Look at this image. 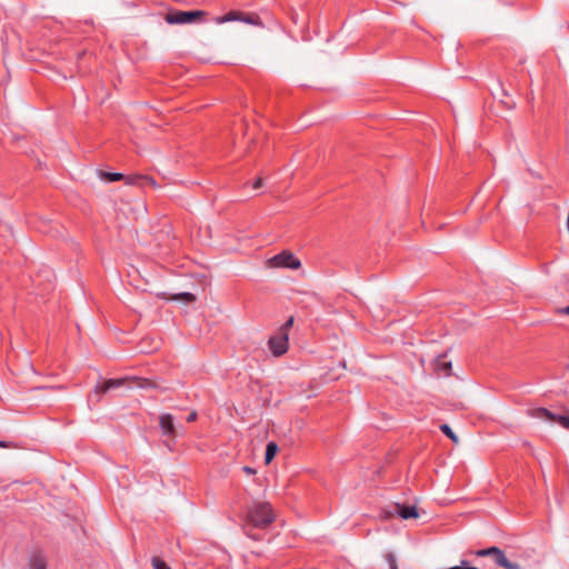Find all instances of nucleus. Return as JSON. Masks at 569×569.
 <instances>
[{"label": "nucleus", "mask_w": 569, "mask_h": 569, "mask_svg": "<svg viewBox=\"0 0 569 569\" xmlns=\"http://www.w3.org/2000/svg\"><path fill=\"white\" fill-rule=\"evenodd\" d=\"M386 519H391L398 516L401 519H413L418 518L419 512L416 506L403 505L399 502H395L391 506L382 509Z\"/></svg>", "instance_id": "nucleus-5"}, {"label": "nucleus", "mask_w": 569, "mask_h": 569, "mask_svg": "<svg viewBox=\"0 0 569 569\" xmlns=\"http://www.w3.org/2000/svg\"><path fill=\"white\" fill-rule=\"evenodd\" d=\"M465 569H478L477 566H472L469 561L465 560Z\"/></svg>", "instance_id": "nucleus-27"}, {"label": "nucleus", "mask_w": 569, "mask_h": 569, "mask_svg": "<svg viewBox=\"0 0 569 569\" xmlns=\"http://www.w3.org/2000/svg\"><path fill=\"white\" fill-rule=\"evenodd\" d=\"M158 297L162 299H169V300H178L183 301L186 303H191L196 301V296L191 292H180L172 296H167L166 292L157 293Z\"/></svg>", "instance_id": "nucleus-10"}, {"label": "nucleus", "mask_w": 569, "mask_h": 569, "mask_svg": "<svg viewBox=\"0 0 569 569\" xmlns=\"http://www.w3.org/2000/svg\"><path fill=\"white\" fill-rule=\"evenodd\" d=\"M533 416L539 419H548L550 421H555V419L557 417V415H553L552 412H550L549 410H547L545 408L536 409L533 412Z\"/></svg>", "instance_id": "nucleus-15"}, {"label": "nucleus", "mask_w": 569, "mask_h": 569, "mask_svg": "<svg viewBox=\"0 0 569 569\" xmlns=\"http://www.w3.org/2000/svg\"><path fill=\"white\" fill-rule=\"evenodd\" d=\"M274 520V513L271 505L266 501L253 500L246 510V522L243 532L247 537L259 540V537L252 533L253 528L264 529Z\"/></svg>", "instance_id": "nucleus-1"}, {"label": "nucleus", "mask_w": 569, "mask_h": 569, "mask_svg": "<svg viewBox=\"0 0 569 569\" xmlns=\"http://www.w3.org/2000/svg\"><path fill=\"white\" fill-rule=\"evenodd\" d=\"M207 16L203 10L172 11L166 14V21L170 24H186L200 21Z\"/></svg>", "instance_id": "nucleus-3"}, {"label": "nucleus", "mask_w": 569, "mask_h": 569, "mask_svg": "<svg viewBox=\"0 0 569 569\" xmlns=\"http://www.w3.org/2000/svg\"><path fill=\"white\" fill-rule=\"evenodd\" d=\"M261 186H262V179H261V178H258V179L253 182L252 188L257 190V189H259Z\"/></svg>", "instance_id": "nucleus-26"}, {"label": "nucleus", "mask_w": 569, "mask_h": 569, "mask_svg": "<svg viewBox=\"0 0 569 569\" xmlns=\"http://www.w3.org/2000/svg\"><path fill=\"white\" fill-rule=\"evenodd\" d=\"M240 21L244 22L247 24L262 26L260 17L258 14H254V13H244L243 12L242 19H240Z\"/></svg>", "instance_id": "nucleus-14"}, {"label": "nucleus", "mask_w": 569, "mask_h": 569, "mask_svg": "<svg viewBox=\"0 0 569 569\" xmlns=\"http://www.w3.org/2000/svg\"><path fill=\"white\" fill-rule=\"evenodd\" d=\"M437 367H438L439 370H441L442 372L447 373V371L449 369H451V362L446 361L445 357H440L437 360Z\"/></svg>", "instance_id": "nucleus-20"}, {"label": "nucleus", "mask_w": 569, "mask_h": 569, "mask_svg": "<svg viewBox=\"0 0 569 569\" xmlns=\"http://www.w3.org/2000/svg\"><path fill=\"white\" fill-rule=\"evenodd\" d=\"M29 569H47V557L41 550H36L29 558Z\"/></svg>", "instance_id": "nucleus-9"}, {"label": "nucleus", "mask_w": 569, "mask_h": 569, "mask_svg": "<svg viewBox=\"0 0 569 569\" xmlns=\"http://www.w3.org/2000/svg\"><path fill=\"white\" fill-rule=\"evenodd\" d=\"M243 12L242 11H229L228 13L223 16L216 17L213 21L218 24H222L226 22H232V21H240L242 19Z\"/></svg>", "instance_id": "nucleus-11"}, {"label": "nucleus", "mask_w": 569, "mask_h": 569, "mask_svg": "<svg viewBox=\"0 0 569 569\" xmlns=\"http://www.w3.org/2000/svg\"><path fill=\"white\" fill-rule=\"evenodd\" d=\"M151 563L153 569H171L166 561H163L160 557L153 556L151 558Z\"/></svg>", "instance_id": "nucleus-18"}, {"label": "nucleus", "mask_w": 569, "mask_h": 569, "mask_svg": "<svg viewBox=\"0 0 569 569\" xmlns=\"http://www.w3.org/2000/svg\"><path fill=\"white\" fill-rule=\"evenodd\" d=\"M560 312H563V313L569 316V306L567 308L560 310Z\"/></svg>", "instance_id": "nucleus-29"}, {"label": "nucleus", "mask_w": 569, "mask_h": 569, "mask_svg": "<svg viewBox=\"0 0 569 569\" xmlns=\"http://www.w3.org/2000/svg\"><path fill=\"white\" fill-rule=\"evenodd\" d=\"M386 560L389 565V569L392 568V566H397V559L392 552L386 555Z\"/></svg>", "instance_id": "nucleus-23"}, {"label": "nucleus", "mask_w": 569, "mask_h": 569, "mask_svg": "<svg viewBox=\"0 0 569 569\" xmlns=\"http://www.w3.org/2000/svg\"><path fill=\"white\" fill-rule=\"evenodd\" d=\"M159 425L162 431V435L166 436L169 440H174L177 437V428L174 426L173 416L170 413H163L159 417Z\"/></svg>", "instance_id": "nucleus-8"}, {"label": "nucleus", "mask_w": 569, "mask_h": 569, "mask_svg": "<svg viewBox=\"0 0 569 569\" xmlns=\"http://www.w3.org/2000/svg\"><path fill=\"white\" fill-rule=\"evenodd\" d=\"M390 569H398V566H392V568H390Z\"/></svg>", "instance_id": "nucleus-30"}, {"label": "nucleus", "mask_w": 569, "mask_h": 569, "mask_svg": "<svg viewBox=\"0 0 569 569\" xmlns=\"http://www.w3.org/2000/svg\"><path fill=\"white\" fill-rule=\"evenodd\" d=\"M197 419V412L196 411H192L189 413V416L187 417V422H193L196 421Z\"/></svg>", "instance_id": "nucleus-25"}, {"label": "nucleus", "mask_w": 569, "mask_h": 569, "mask_svg": "<svg viewBox=\"0 0 569 569\" xmlns=\"http://www.w3.org/2000/svg\"><path fill=\"white\" fill-rule=\"evenodd\" d=\"M555 421L561 425L563 428L569 429V416H557Z\"/></svg>", "instance_id": "nucleus-22"}, {"label": "nucleus", "mask_w": 569, "mask_h": 569, "mask_svg": "<svg viewBox=\"0 0 569 569\" xmlns=\"http://www.w3.org/2000/svg\"><path fill=\"white\" fill-rule=\"evenodd\" d=\"M269 268H288L297 270L301 267L300 260L289 250H282L280 253L267 260Z\"/></svg>", "instance_id": "nucleus-4"}, {"label": "nucleus", "mask_w": 569, "mask_h": 569, "mask_svg": "<svg viewBox=\"0 0 569 569\" xmlns=\"http://www.w3.org/2000/svg\"><path fill=\"white\" fill-rule=\"evenodd\" d=\"M293 322H295V317L290 316L288 318V320L279 328L278 332L287 333V336H289V331L292 328Z\"/></svg>", "instance_id": "nucleus-19"}, {"label": "nucleus", "mask_w": 569, "mask_h": 569, "mask_svg": "<svg viewBox=\"0 0 569 569\" xmlns=\"http://www.w3.org/2000/svg\"><path fill=\"white\" fill-rule=\"evenodd\" d=\"M99 177L107 182H114L124 179V174L119 172H107L103 170L98 171Z\"/></svg>", "instance_id": "nucleus-12"}, {"label": "nucleus", "mask_w": 569, "mask_h": 569, "mask_svg": "<svg viewBox=\"0 0 569 569\" xmlns=\"http://www.w3.org/2000/svg\"><path fill=\"white\" fill-rule=\"evenodd\" d=\"M242 471L248 475V476H251V475H254L256 473V469L249 467V466H243L242 467Z\"/></svg>", "instance_id": "nucleus-24"}, {"label": "nucleus", "mask_w": 569, "mask_h": 569, "mask_svg": "<svg viewBox=\"0 0 569 569\" xmlns=\"http://www.w3.org/2000/svg\"><path fill=\"white\" fill-rule=\"evenodd\" d=\"M268 346L274 357H281L288 351L289 336H287V333L277 332L269 338Z\"/></svg>", "instance_id": "nucleus-7"}, {"label": "nucleus", "mask_w": 569, "mask_h": 569, "mask_svg": "<svg viewBox=\"0 0 569 569\" xmlns=\"http://www.w3.org/2000/svg\"><path fill=\"white\" fill-rule=\"evenodd\" d=\"M130 381L133 382L137 387L142 388V389L157 388V385L147 378L133 377V378L107 379V380L96 385L93 393L98 397L97 400L99 401L100 397L103 393L108 392L109 390L120 388Z\"/></svg>", "instance_id": "nucleus-2"}, {"label": "nucleus", "mask_w": 569, "mask_h": 569, "mask_svg": "<svg viewBox=\"0 0 569 569\" xmlns=\"http://www.w3.org/2000/svg\"><path fill=\"white\" fill-rule=\"evenodd\" d=\"M469 553L476 555V556H487L492 555L495 557V561L498 566L505 568V569H521L518 563L511 562L502 550L496 547H491L488 549L478 550L476 552L470 551Z\"/></svg>", "instance_id": "nucleus-6"}, {"label": "nucleus", "mask_w": 569, "mask_h": 569, "mask_svg": "<svg viewBox=\"0 0 569 569\" xmlns=\"http://www.w3.org/2000/svg\"><path fill=\"white\" fill-rule=\"evenodd\" d=\"M142 174H131V176H124L126 183L130 186H142Z\"/></svg>", "instance_id": "nucleus-16"}, {"label": "nucleus", "mask_w": 569, "mask_h": 569, "mask_svg": "<svg viewBox=\"0 0 569 569\" xmlns=\"http://www.w3.org/2000/svg\"><path fill=\"white\" fill-rule=\"evenodd\" d=\"M278 452V445L273 441L267 443L266 452H264V461L266 463H270L274 456Z\"/></svg>", "instance_id": "nucleus-13"}, {"label": "nucleus", "mask_w": 569, "mask_h": 569, "mask_svg": "<svg viewBox=\"0 0 569 569\" xmlns=\"http://www.w3.org/2000/svg\"><path fill=\"white\" fill-rule=\"evenodd\" d=\"M9 443L6 441H0V448H8Z\"/></svg>", "instance_id": "nucleus-28"}, {"label": "nucleus", "mask_w": 569, "mask_h": 569, "mask_svg": "<svg viewBox=\"0 0 569 569\" xmlns=\"http://www.w3.org/2000/svg\"><path fill=\"white\" fill-rule=\"evenodd\" d=\"M440 430L449 438L451 439L455 443H458L459 442V438L458 436L452 431V429L450 428L449 425L447 423H442L440 426Z\"/></svg>", "instance_id": "nucleus-17"}, {"label": "nucleus", "mask_w": 569, "mask_h": 569, "mask_svg": "<svg viewBox=\"0 0 569 569\" xmlns=\"http://www.w3.org/2000/svg\"><path fill=\"white\" fill-rule=\"evenodd\" d=\"M158 184L156 182V180L150 177V176H143L142 177V188L144 187H152V188H156Z\"/></svg>", "instance_id": "nucleus-21"}]
</instances>
